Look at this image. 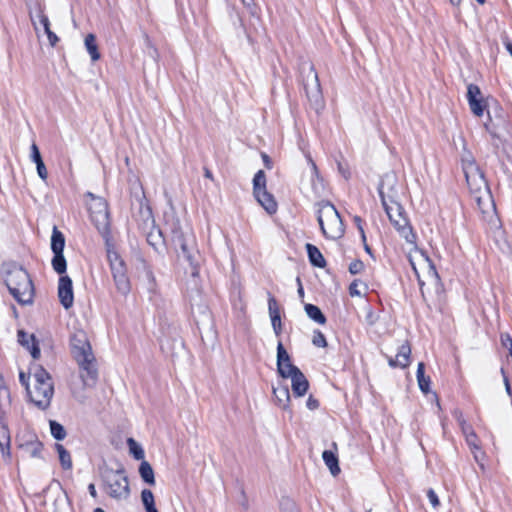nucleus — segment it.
Segmentation results:
<instances>
[{
    "label": "nucleus",
    "mask_w": 512,
    "mask_h": 512,
    "mask_svg": "<svg viewBox=\"0 0 512 512\" xmlns=\"http://www.w3.org/2000/svg\"><path fill=\"white\" fill-rule=\"evenodd\" d=\"M70 347L72 356L79 365L84 386H94L98 379V369L87 334L83 330L74 332L70 337Z\"/></svg>",
    "instance_id": "1"
},
{
    "label": "nucleus",
    "mask_w": 512,
    "mask_h": 512,
    "mask_svg": "<svg viewBox=\"0 0 512 512\" xmlns=\"http://www.w3.org/2000/svg\"><path fill=\"white\" fill-rule=\"evenodd\" d=\"M167 229L171 235V241L175 249L179 252V257H182L191 268V275L197 277L199 274V267L201 256L197 248L196 239L188 227H182L178 219H171L166 223Z\"/></svg>",
    "instance_id": "2"
},
{
    "label": "nucleus",
    "mask_w": 512,
    "mask_h": 512,
    "mask_svg": "<svg viewBox=\"0 0 512 512\" xmlns=\"http://www.w3.org/2000/svg\"><path fill=\"white\" fill-rule=\"evenodd\" d=\"M5 273V284L20 304H30L33 301L34 286L28 272L15 262H8L3 265Z\"/></svg>",
    "instance_id": "3"
},
{
    "label": "nucleus",
    "mask_w": 512,
    "mask_h": 512,
    "mask_svg": "<svg viewBox=\"0 0 512 512\" xmlns=\"http://www.w3.org/2000/svg\"><path fill=\"white\" fill-rule=\"evenodd\" d=\"M316 215L323 236L327 239H340L345 232L342 218L329 201H321L316 204Z\"/></svg>",
    "instance_id": "4"
},
{
    "label": "nucleus",
    "mask_w": 512,
    "mask_h": 512,
    "mask_svg": "<svg viewBox=\"0 0 512 512\" xmlns=\"http://www.w3.org/2000/svg\"><path fill=\"white\" fill-rule=\"evenodd\" d=\"M382 182L378 187L379 196L383 205V208L393 226L400 233V235L406 240L407 243H415L417 236L413 232L412 227L409 225L407 218L404 215L403 207L390 197H386L383 191Z\"/></svg>",
    "instance_id": "5"
},
{
    "label": "nucleus",
    "mask_w": 512,
    "mask_h": 512,
    "mask_svg": "<svg viewBox=\"0 0 512 512\" xmlns=\"http://www.w3.org/2000/svg\"><path fill=\"white\" fill-rule=\"evenodd\" d=\"M27 393L30 401L39 409L45 410L50 406L54 386L50 374L42 367L34 372V386Z\"/></svg>",
    "instance_id": "6"
},
{
    "label": "nucleus",
    "mask_w": 512,
    "mask_h": 512,
    "mask_svg": "<svg viewBox=\"0 0 512 512\" xmlns=\"http://www.w3.org/2000/svg\"><path fill=\"white\" fill-rule=\"evenodd\" d=\"M462 169L470 192L480 204L482 196L489 194L488 184L483 172L469 154L462 158Z\"/></svg>",
    "instance_id": "7"
},
{
    "label": "nucleus",
    "mask_w": 512,
    "mask_h": 512,
    "mask_svg": "<svg viewBox=\"0 0 512 512\" xmlns=\"http://www.w3.org/2000/svg\"><path fill=\"white\" fill-rule=\"evenodd\" d=\"M107 494L116 500L127 499L130 495L128 477L123 468L107 469L103 474Z\"/></svg>",
    "instance_id": "8"
},
{
    "label": "nucleus",
    "mask_w": 512,
    "mask_h": 512,
    "mask_svg": "<svg viewBox=\"0 0 512 512\" xmlns=\"http://www.w3.org/2000/svg\"><path fill=\"white\" fill-rule=\"evenodd\" d=\"M86 196L92 200L89 204L91 220L99 233L108 240L110 235L108 204L105 199L97 197L91 192H87Z\"/></svg>",
    "instance_id": "9"
},
{
    "label": "nucleus",
    "mask_w": 512,
    "mask_h": 512,
    "mask_svg": "<svg viewBox=\"0 0 512 512\" xmlns=\"http://www.w3.org/2000/svg\"><path fill=\"white\" fill-rule=\"evenodd\" d=\"M107 258L117 291L122 295H127L131 290V284L124 261L116 251L110 249L107 250Z\"/></svg>",
    "instance_id": "10"
},
{
    "label": "nucleus",
    "mask_w": 512,
    "mask_h": 512,
    "mask_svg": "<svg viewBox=\"0 0 512 512\" xmlns=\"http://www.w3.org/2000/svg\"><path fill=\"white\" fill-rule=\"evenodd\" d=\"M303 86L309 102L317 110L322 105V91L313 64L308 65L307 74L303 78Z\"/></svg>",
    "instance_id": "11"
},
{
    "label": "nucleus",
    "mask_w": 512,
    "mask_h": 512,
    "mask_svg": "<svg viewBox=\"0 0 512 512\" xmlns=\"http://www.w3.org/2000/svg\"><path fill=\"white\" fill-rule=\"evenodd\" d=\"M18 449L23 457L42 458L43 444L35 434H27L19 438Z\"/></svg>",
    "instance_id": "12"
},
{
    "label": "nucleus",
    "mask_w": 512,
    "mask_h": 512,
    "mask_svg": "<svg viewBox=\"0 0 512 512\" xmlns=\"http://www.w3.org/2000/svg\"><path fill=\"white\" fill-rule=\"evenodd\" d=\"M300 370L291 363V358L281 341L277 345V372L282 378H289L295 372Z\"/></svg>",
    "instance_id": "13"
},
{
    "label": "nucleus",
    "mask_w": 512,
    "mask_h": 512,
    "mask_svg": "<svg viewBox=\"0 0 512 512\" xmlns=\"http://www.w3.org/2000/svg\"><path fill=\"white\" fill-rule=\"evenodd\" d=\"M467 100L472 113L481 117L486 108L485 102L482 98L480 88L475 84H469L467 87Z\"/></svg>",
    "instance_id": "14"
},
{
    "label": "nucleus",
    "mask_w": 512,
    "mask_h": 512,
    "mask_svg": "<svg viewBox=\"0 0 512 512\" xmlns=\"http://www.w3.org/2000/svg\"><path fill=\"white\" fill-rule=\"evenodd\" d=\"M58 297L61 305L65 309L73 306L74 294L72 280L69 276H61L58 283Z\"/></svg>",
    "instance_id": "15"
},
{
    "label": "nucleus",
    "mask_w": 512,
    "mask_h": 512,
    "mask_svg": "<svg viewBox=\"0 0 512 512\" xmlns=\"http://www.w3.org/2000/svg\"><path fill=\"white\" fill-rule=\"evenodd\" d=\"M268 311L274 333L279 336L282 333L280 309L277 300L271 293H268Z\"/></svg>",
    "instance_id": "16"
},
{
    "label": "nucleus",
    "mask_w": 512,
    "mask_h": 512,
    "mask_svg": "<svg viewBox=\"0 0 512 512\" xmlns=\"http://www.w3.org/2000/svg\"><path fill=\"white\" fill-rule=\"evenodd\" d=\"M36 18L39 20V23L43 26L50 45L54 47L59 41V38L53 31H51L49 18L44 13V6L39 2L36 3Z\"/></svg>",
    "instance_id": "17"
},
{
    "label": "nucleus",
    "mask_w": 512,
    "mask_h": 512,
    "mask_svg": "<svg viewBox=\"0 0 512 512\" xmlns=\"http://www.w3.org/2000/svg\"><path fill=\"white\" fill-rule=\"evenodd\" d=\"M411 347L404 342L399 348L395 358L390 357L388 363L391 367L406 368L410 364Z\"/></svg>",
    "instance_id": "18"
},
{
    "label": "nucleus",
    "mask_w": 512,
    "mask_h": 512,
    "mask_svg": "<svg viewBox=\"0 0 512 512\" xmlns=\"http://www.w3.org/2000/svg\"><path fill=\"white\" fill-rule=\"evenodd\" d=\"M291 379L292 392L297 397H302L306 394L309 388V382L301 370L289 376Z\"/></svg>",
    "instance_id": "19"
},
{
    "label": "nucleus",
    "mask_w": 512,
    "mask_h": 512,
    "mask_svg": "<svg viewBox=\"0 0 512 512\" xmlns=\"http://www.w3.org/2000/svg\"><path fill=\"white\" fill-rule=\"evenodd\" d=\"M17 336L18 342L30 350L33 359H38L40 357V348L36 342L35 336L33 334H28L23 330H19Z\"/></svg>",
    "instance_id": "20"
},
{
    "label": "nucleus",
    "mask_w": 512,
    "mask_h": 512,
    "mask_svg": "<svg viewBox=\"0 0 512 512\" xmlns=\"http://www.w3.org/2000/svg\"><path fill=\"white\" fill-rule=\"evenodd\" d=\"M257 202L266 210L270 215L276 213L277 203L272 194L266 189L253 193Z\"/></svg>",
    "instance_id": "21"
},
{
    "label": "nucleus",
    "mask_w": 512,
    "mask_h": 512,
    "mask_svg": "<svg viewBox=\"0 0 512 512\" xmlns=\"http://www.w3.org/2000/svg\"><path fill=\"white\" fill-rule=\"evenodd\" d=\"M273 394L275 397L276 404L281 409H287L290 403V391L287 385L278 384L276 387H273Z\"/></svg>",
    "instance_id": "22"
},
{
    "label": "nucleus",
    "mask_w": 512,
    "mask_h": 512,
    "mask_svg": "<svg viewBox=\"0 0 512 512\" xmlns=\"http://www.w3.org/2000/svg\"><path fill=\"white\" fill-rule=\"evenodd\" d=\"M307 255L309 258V261L311 265L318 267V268H324L326 266V261L324 259V256L322 255L321 251L313 244L307 243L305 245Z\"/></svg>",
    "instance_id": "23"
},
{
    "label": "nucleus",
    "mask_w": 512,
    "mask_h": 512,
    "mask_svg": "<svg viewBox=\"0 0 512 512\" xmlns=\"http://www.w3.org/2000/svg\"><path fill=\"white\" fill-rule=\"evenodd\" d=\"M322 458L333 476H336L340 473L338 457L335 452L332 450H324L322 453Z\"/></svg>",
    "instance_id": "24"
},
{
    "label": "nucleus",
    "mask_w": 512,
    "mask_h": 512,
    "mask_svg": "<svg viewBox=\"0 0 512 512\" xmlns=\"http://www.w3.org/2000/svg\"><path fill=\"white\" fill-rule=\"evenodd\" d=\"M304 309L307 316L314 322L320 325H324L326 323L327 319L318 306L307 303L305 304Z\"/></svg>",
    "instance_id": "25"
},
{
    "label": "nucleus",
    "mask_w": 512,
    "mask_h": 512,
    "mask_svg": "<svg viewBox=\"0 0 512 512\" xmlns=\"http://www.w3.org/2000/svg\"><path fill=\"white\" fill-rule=\"evenodd\" d=\"M65 247V237L55 226L51 236V250L53 253H63Z\"/></svg>",
    "instance_id": "26"
},
{
    "label": "nucleus",
    "mask_w": 512,
    "mask_h": 512,
    "mask_svg": "<svg viewBox=\"0 0 512 512\" xmlns=\"http://www.w3.org/2000/svg\"><path fill=\"white\" fill-rule=\"evenodd\" d=\"M84 44L87 52L89 53L91 60L93 62L100 59L101 55L98 51V45L96 43V37L94 34L89 33L84 40Z\"/></svg>",
    "instance_id": "27"
},
{
    "label": "nucleus",
    "mask_w": 512,
    "mask_h": 512,
    "mask_svg": "<svg viewBox=\"0 0 512 512\" xmlns=\"http://www.w3.org/2000/svg\"><path fill=\"white\" fill-rule=\"evenodd\" d=\"M139 474L142 480L148 485H155V476L152 466L143 460L139 466Z\"/></svg>",
    "instance_id": "28"
},
{
    "label": "nucleus",
    "mask_w": 512,
    "mask_h": 512,
    "mask_svg": "<svg viewBox=\"0 0 512 512\" xmlns=\"http://www.w3.org/2000/svg\"><path fill=\"white\" fill-rule=\"evenodd\" d=\"M0 450L3 456H10V434L4 424H0Z\"/></svg>",
    "instance_id": "29"
},
{
    "label": "nucleus",
    "mask_w": 512,
    "mask_h": 512,
    "mask_svg": "<svg viewBox=\"0 0 512 512\" xmlns=\"http://www.w3.org/2000/svg\"><path fill=\"white\" fill-rule=\"evenodd\" d=\"M55 449L59 455V461L64 470H70L72 468V459L70 453L65 449L62 444H55Z\"/></svg>",
    "instance_id": "30"
},
{
    "label": "nucleus",
    "mask_w": 512,
    "mask_h": 512,
    "mask_svg": "<svg viewBox=\"0 0 512 512\" xmlns=\"http://www.w3.org/2000/svg\"><path fill=\"white\" fill-rule=\"evenodd\" d=\"M141 500L145 507L146 512H158L155 507L154 495L151 490L144 489L141 492Z\"/></svg>",
    "instance_id": "31"
},
{
    "label": "nucleus",
    "mask_w": 512,
    "mask_h": 512,
    "mask_svg": "<svg viewBox=\"0 0 512 512\" xmlns=\"http://www.w3.org/2000/svg\"><path fill=\"white\" fill-rule=\"evenodd\" d=\"M51 264L55 272L62 275L66 272L67 262L63 253H53Z\"/></svg>",
    "instance_id": "32"
},
{
    "label": "nucleus",
    "mask_w": 512,
    "mask_h": 512,
    "mask_svg": "<svg viewBox=\"0 0 512 512\" xmlns=\"http://www.w3.org/2000/svg\"><path fill=\"white\" fill-rule=\"evenodd\" d=\"M127 444L129 446L130 453L133 455V457L136 460L143 461L145 457L143 448L133 438H129L127 440Z\"/></svg>",
    "instance_id": "33"
},
{
    "label": "nucleus",
    "mask_w": 512,
    "mask_h": 512,
    "mask_svg": "<svg viewBox=\"0 0 512 512\" xmlns=\"http://www.w3.org/2000/svg\"><path fill=\"white\" fill-rule=\"evenodd\" d=\"M49 425H50L51 435L56 440H63L66 437V431L60 423H58L55 420H50Z\"/></svg>",
    "instance_id": "34"
},
{
    "label": "nucleus",
    "mask_w": 512,
    "mask_h": 512,
    "mask_svg": "<svg viewBox=\"0 0 512 512\" xmlns=\"http://www.w3.org/2000/svg\"><path fill=\"white\" fill-rule=\"evenodd\" d=\"M266 189V176L263 170H259L253 178V193Z\"/></svg>",
    "instance_id": "35"
},
{
    "label": "nucleus",
    "mask_w": 512,
    "mask_h": 512,
    "mask_svg": "<svg viewBox=\"0 0 512 512\" xmlns=\"http://www.w3.org/2000/svg\"><path fill=\"white\" fill-rule=\"evenodd\" d=\"M148 243L155 249L164 242L163 234L160 229H154L147 235Z\"/></svg>",
    "instance_id": "36"
},
{
    "label": "nucleus",
    "mask_w": 512,
    "mask_h": 512,
    "mask_svg": "<svg viewBox=\"0 0 512 512\" xmlns=\"http://www.w3.org/2000/svg\"><path fill=\"white\" fill-rule=\"evenodd\" d=\"M312 343L316 347L324 348L327 346L325 335L320 330H315L312 337Z\"/></svg>",
    "instance_id": "37"
},
{
    "label": "nucleus",
    "mask_w": 512,
    "mask_h": 512,
    "mask_svg": "<svg viewBox=\"0 0 512 512\" xmlns=\"http://www.w3.org/2000/svg\"><path fill=\"white\" fill-rule=\"evenodd\" d=\"M282 512H299L295 503L289 499L284 500L281 503Z\"/></svg>",
    "instance_id": "38"
},
{
    "label": "nucleus",
    "mask_w": 512,
    "mask_h": 512,
    "mask_svg": "<svg viewBox=\"0 0 512 512\" xmlns=\"http://www.w3.org/2000/svg\"><path fill=\"white\" fill-rule=\"evenodd\" d=\"M364 269V264L361 260H355L349 265V272L353 275L360 273Z\"/></svg>",
    "instance_id": "39"
},
{
    "label": "nucleus",
    "mask_w": 512,
    "mask_h": 512,
    "mask_svg": "<svg viewBox=\"0 0 512 512\" xmlns=\"http://www.w3.org/2000/svg\"><path fill=\"white\" fill-rule=\"evenodd\" d=\"M459 426L466 438H468V439H469V437L476 438L475 432L473 431L472 427L466 421H464V424H459Z\"/></svg>",
    "instance_id": "40"
},
{
    "label": "nucleus",
    "mask_w": 512,
    "mask_h": 512,
    "mask_svg": "<svg viewBox=\"0 0 512 512\" xmlns=\"http://www.w3.org/2000/svg\"><path fill=\"white\" fill-rule=\"evenodd\" d=\"M427 497H428V499H429V501H430L431 505H432L434 508L439 507V505H440L439 498H438V496H437L436 492H435L432 488L428 489V491H427Z\"/></svg>",
    "instance_id": "41"
},
{
    "label": "nucleus",
    "mask_w": 512,
    "mask_h": 512,
    "mask_svg": "<svg viewBox=\"0 0 512 512\" xmlns=\"http://www.w3.org/2000/svg\"><path fill=\"white\" fill-rule=\"evenodd\" d=\"M31 160L36 164L43 161L38 146L33 143L31 146Z\"/></svg>",
    "instance_id": "42"
},
{
    "label": "nucleus",
    "mask_w": 512,
    "mask_h": 512,
    "mask_svg": "<svg viewBox=\"0 0 512 512\" xmlns=\"http://www.w3.org/2000/svg\"><path fill=\"white\" fill-rule=\"evenodd\" d=\"M420 390L423 393H428L430 388V377H423L417 380Z\"/></svg>",
    "instance_id": "43"
},
{
    "label": "nucleus",
    "mask_w": 512,
    "mask_h": 512,
    "mask_svg": "<svg viewBox=\"0 0 512 512\" xmlns=\"http://www.w3.org/2000/svg\"><path fill=\"white\" fill-rule=\"evenodd\" d=\"M37 173L42 180H46L48 172L43 161L36 163Z\"/></svg>",
    "instance_id": "44"
},
{
    "label": "nucleus",
    "mask_w": 512,
    "mask_h": 512,
    "mask_svg": "<svg viewBox=\"0 0 512 512\" xmlns=\"http://www.w3.org/2000/svg\"><path fill=\"white\" fill-rule=\"evenodd\" d=\"M353 221L361 234V238H362L363 242H365L366 236H365V232H364V228H363V221H362L361 217L355 216L353 218Z\"/></svg>",
    "instance_id": "45"
},
{
    "label": "nucleus",
    "mask_w": 512,
    "mask_h": 512,
    "mask_svg": "<svg viewBox=\"0 0 512 512\" xmlns=\"http://www.w3.org/2000/svg\"><path fill=\"white\" fill-rule=\"evenodd\" d=\"M500 339L503 347L512 350V338L510 337L509 334H501Z\"/></svg>",
    "instance_id": "46"
},
{
    "label": "nucleus",
    "mask_w": 512,
    "mask_h": 512,
    "mask_svg": "<svg viewBox=\"0 0 512 512\" xmlns=\"http://www.w3.org/2000/svg\"><path fill=\"white\" fill-rule=\"evenodd\" d=\"M306 406L310 410H315L319 407V401L315 399L313 396H309V398L306 401Z\"/></svg>",
    "instance_id": "47"
},
{
    "label": "nucleus",
    "mask_w": 512,
    "mask_h": 512,
    "mask_svg": "<svg viewBox=\"0 0 512 512\" xmlns=\"http://www.w3.org/2000/svg\"><path fill=\"white\" fill-rule=\"evenodd\" d=\"M358 282L355 280L353 281L349 286V293L351 296H359L361 295V292L357 289Z\"/></svg>",
    "instance_id": "48"
},
{
    "label": "nucleus",
    "mask_w": 512,
    "mask_h": 512,
    "mask_svg": "<svg viewBox=\"0 0 512 512\" xmlns=\"http://www.w3.org/2000/svg\"><path fill=\"white\" fill-rule=\"evenodd\" d=\"M29 376H27L24 372L19 373V381L20 383L26 388V391H28L29 387Z\"/></svg>",
    "instance_id": "49"
},
{
    "label": "nucleus",
    "mask_w": 512,
    "mask_h": 512,
    "mask_svg": "<svg viewBox=\"0 0 512 512\" xmlns=\"http://www.w3.org/2000/svg\"><path fill=\"white\" fill-rule=\"evenodd\" d=\"M452 414L458 424H464V421H466L463 416V413L460 410L455 409Z\"/></svg>",
    "instance_id": "50"
},
{
    "label": "nucleus",
    "mask_w": 512,
    "mask_h": 512,
    "mask_svg": "<svg viewBox=\"0 0 512 512\" xmlns=\"http://www.w3.org/2000/svg\"><path fill=\"white\" fill-rule=\"evenodd\" d=\"M416 377H417V380L425 377V365L423 362L418 363Z\"/></svg>",
    "instance_id": "51"
},
{
    "label": "nucleus",
    "mask_w": 512,
    "mask_h": 512,
    "mask_svg": "<svg viewBox=\"0 0 512 512\" xmlns=\"http://www.w3.org/2000/svg\"><path fill=\"white\" fill-rule=\"evenodd\" d=\"M338 169L345 179H348L350 177L349 171L345 169L340 162L338 163Z\"/></svg>",
    "instance_id": "52"
},
{
    "label": "nucleus",
    "mask_w": 512,
    "mask_h": 512,
    "mask_svg": "<svg viewBox=\"0 0 512 512\" xmlns=\"http://www.w3.org/2000/svg\"><path fill=\"white\" fill-rule=\"evenodd\" d=\"M502 374L505 375L503 369H502ZM504 384H505V390H506L507 394L509 396H511L512 395L511 387H510V384H509V380H508V378L506 376H504Z\"/></svg>",
    "instance_id": "53"
},
{
    "label": "nucleus",
    "mask_w": 512,
    "mask_h": 512,
    "mask_svg": "<svg viewBox=\"0 0 512 512\" xmlns=\"http://www.w3.org/2000/svg\"><path fill=\"white\" fill-rule=\"evenodd\" d=\"M262 159H263V161L265 163V166L267 168H271V160H270L269 156L267 154L263 153L262 154Z\"/></svg>",
    "instance_id": "54"
},
{
    "label": "nucleus",
    "mask_w": 512,
    "mask_h": 512,
    "mask_svg": "<svg viewBox=\"0 0 512 512\" xmlns=\"http://www.w3.org/2000/svg\"><path fill=\"white\" fill-rule=\"evenodd\" d=\"M427 262H428V265H429V272H431L433 274V276L437 279L438 278V274H437V271H436L435 267L432 265V263L429 261L428 258H427Z\"/></svg>",
    "instance_id": "55"
},
{
    "label": "nucleus",
    "mask_w": 512,
    "mask_h": 512,
    "mask_svg": "<svg viewBox=\"0 0 512 512\" xmlns=\"http://www.w3.org/2000/svg\"><path fill=\"white\" fill-rule=\"evenodd\" d=\"M476 440H477V437L476 438H466V441L467 443L469 444V446L471 447H474V448H478L477 444H476Z\"/></svg>",
    "instance_id": "56"
},
{
    "label": "nucleus",
    "mask_w": 512,
    "mask_h": 512,
    "mask_svg": "<svg viewBox=\"0 0 512 512\" xmlns=\"http://www.w3.org/2000/svg\"><path fill=\"white\" fill-rule=\"evenodd\" d=\"M297 282H298V284H299V287H298V294L300 295V297H303V296H304V290H303V287H302V284H301L300 278H297Z\"/></svg>",
    "instance_id": "57"
},
{
    "label": "nucleus",
    "mask_w": 512,
    "mask_h": 512,
    "mask_svg": "<svg viewBox=\"0 0 512 512\" xmlns=\"http://www.w3.org/2000/svg\"><path fill=\"white\" fill-rule=\"evenodd\" d=\"M88 489H89V492H90L91 496L96 497L97 493H96V489H95L94 484H90Z\"/></svg>",
    "instance_id": "58"
},
{
    "label": "nucleus",
    "mask_w": 512,
    "mask_h": 512,
    "mask_svg": "<svg viewBox=\"0 0 512 512\" xmlns=\"http://www.w3.org/2000/svg\"><path fill=\"white\" fill-rule=\"evenodd\" d=\"M204 176L209 179H213L212 173L209 169H205Z\"/></svg>",
    "instance_id": "59"
},
{
    "label": "nucleus",
    "mask_w": 512,
    "mask_h": 512,
    "mask_svg": "<svg viewBox=\"0 0 512 512\" xmlns=\"http://www.w3.org/2000/svg\"><path fill=\"white\" fill-rule=\"evenodd\" d=\"M364 248H365V251L370 254L372 256V251H371V248L370 246L366 243V241L364 242Z\"/></svg>",
    "instance_id": "60"
},
{
    "label": "nucleus",
    "mask_w": 512,
    "mask_h": 512,
    "mask_svg": "<svg viewBox=\"0 0 512 512\" xmlns=\"http://www.w3.org/2000/svg\"><path fill=\"white\" fill-rule=\"evenodd\" d=\"M30 18H31V21H32V24H33L34 28L37 30V24H36V21H35L33 15H32V13H30Z\"/></svg>",
    "instance_id": "61"
},
{
    "label": "nucleus",
    "mask_w": 512,
    "mask_h": 512,
    "mask_svg": "<svg viewBox=\"0 0 512 512\" xmlns=\"http://www.w3.org/2000/svg\"><path fill=\"white\" fill-rule=\"evenodd\" d=\"M93 512H105L102 508H96Z\"/></svg>",
    "instance_id": "62"
},
{
    "label": "nucleus",
    "mask_w": 512,
    "mask_h": 512,
    "mask_svg": "<svg viewBox=\"0 0 512 512\" xmlns=\"http://www.w3.org/2000/svg\"><path fill=\"white\" fill-rule=\"evenodd\" d=\"M3 386V378L2 376L0 375V388Z\"/></svg>",
    "instance_id": "63"
},
{
    "label": "nucleus",
    "mask_w": 512,
    "mask_h": 512,
    "mask_svg": "<svg viewBox=\"0 0 512 512\" xmlns=\"http://www.w3.org/2000/svg\"><path fill=\"white\" fill-rule=\"evenodd\" d=\"M479 4H484L485 0H476Z\"/></svg>",
    "instance_id": "64"
}]
</instances>
